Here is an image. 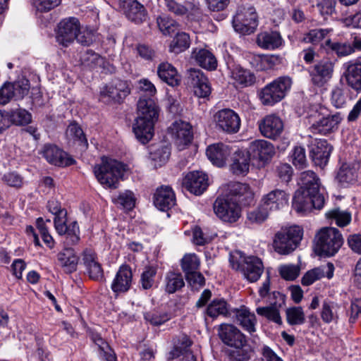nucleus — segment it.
Listing matches in <instances>:
<instances>
[{
	"label": "nucleus",
	"instance_id": "1",
	"mask_svg": "<svg viewBox=\"0 0 361 361\" xmlns=\"http://www.w3.org/2000/svg\"><path fill=\"white\" fill-rule=\"evenodd\" d=\"M252 200L253 193L247 184L231 183L228 185L226 192L214 201V212L221 221L234 223L241 216L240 204H250Z\"/></svg>",
	"mask_w": 361,
	"mask_h": 361
},
{
	"label": "nucleus",
	"instance_id": "2",
	"mask_svg": "<svg viewBox=\"0 0 361 361\" xmlns=\"http://www.w3.org/2000/svg\"><path fill=\"white\" fill-rule=\"evenodd\" d=\"M300 188L295 192L292 207L298 213L321 209L324 204V189L321 187L319 177L312 171L300 174Z\"/></svg>",
	"mask_w": 361,
	"mask_h": 361
},
{
	"label": "nucleus",
	"instance_id": "3",
	"mask_svg": "<svg viewBox=\"0 0 361 361\" xmlns=\"http://www.w3.org/2000/svg\"><path fill=\"white\" fill-rule=\"evenodd\" d=\"M137 117L133 130L136 138L142 144L147 143L154 135V127L159 114V108L153 98L141 96L137 104Z\"/></svg>",
	"mask_w": 361,
	"mask_h": 361
},
{
	"label": "nucleus",
	"instance_id": "4",
	"mask_svg": "<svg viewBox=\"0 0 361 361\" xmlns=\"http://www.w3.org/2000/svg\"><path fill=\"white\" fill-rule=\"evenodd\" d=\"M221 342L231 348L226 350L229 361H246L250 357L246 336L231 324H221L217 329Z\"/></svg>",
	"mask_w": 361,
	"mask_h": 361
},
{
	"label": "nucleus",
	"instance_id": "5",
	"mask_svg": "<svg viewBox=\"0 0 361 361\" xmlns=\"http://www.w3.org/2000/svg\"><path fill=\"white\" fill-rule=\"evenodd\" d=\"M314 241L317 255L331 257L337 253L342 246L343 238L337 228L324 227L317 233Z\"/></svg>",
	"mask_w": 361,
	"mask_h": 361
},
{
	"label": "nucleus",
	"instance_id": "6",
	"mask_svg": "<svg viewBox=\"0 0 361 361\" xmlns=\"http://www.w3.org/2000/svg\"><path fill=\"white\" fill-rule=\"evenodd\" d=\"M125 165L115 159L103 158L94 168L97 180L106 188L116 189L125 171Z\"/></svg>",
	"mask_w": 361,
	"mask_h": 361
},
{
	"label": "nucleus",
	"instance_id": "7",
	"mask_svg": "<svg viewBox=\"0 0 361 361\" xmlns=\"http://www.w3.org/2000/svg\"><path fill=\"white\" fill-rule=\"evenodd\" d=\"M303 235L302 229L297 226L282 228L276 233L273 242L274 250L280 255H288L300 244Z\"/></svg>",
	"mask_w": 361,
	"mask_h": 361
},
{
	"label": "nucleus",
	"instance_id": "8",
	"mask_svg": "<svg viewBox=\"0 0 361 361\" xmlns=\"http://www.w3.org/2000/svg\"><path fill=\"white\" fill-rule=\"evenodd\" d=\"M292 80L288 76H281L267 84L259 93L264 105L272 106L283 99L290 89Z\"/></svg>",
	"mask_w": 361,
	"mask_h": 361
},
{
	"label": "nucleus",
	"instance_id": "9",
	"mask_svg": "<svg viewBox=\"0 0 361 361\" xmlns=\"http://www.w3.org/2000/svg\"><path fill=\"white\" fill-rule=\"evenodd\" d=\"M311 123L310 130L314 134L328 135L336 131L343 118L340 113L322 116L316 111L308 117Z\"/></svg>",
	"mask_w": 361,
	"mask_h": 361
},
{
	"label": "nucleus",
	"instance_id": "10",
	"mask_svg": "<svg viewBox=\"0 0 361 361\" xmlns=\"http://www.w3.org/2000/svg\"><path fill=\"white\" fill-rule=\"evenodd\" d=\"M234 30L243 35L253 33L258 25V16L254 7H240L232 21Z\"/></svg>",
	"mask_w": 361,
	"mask_h": 361
},
{
	"label": "nucleus",
	"instance_id": "11",
	"mask_svg": "<svg viewBox=\"0 0 361 361\" xmlns=\"http://www.w3.org/2000/svg\"><path fill=\"white\" fill-rule=\"evenodd\" d=\"M130 93L128 82L116 78L101 89L99 99L106 104L121 103Z\"/></svg>",
	"mask_w": 361,
	"mask_h": 361
},
{
	"label": "nucleus",
	"instance_id": "12",
	"mask_svg": "<svg viewBox=\"0 0 361 361\" xmlns=\"http://www.w3.org/2000/svg\"><path fill=\"white\" fill-rule=\"evenodd\" d=\"M214 121L218 130L228 134L236 133L240 128L238 114L231 109L218 111L214 116Z\"/></svg>",
	"mask_w": 361,
	"mask_h": 361
},
{
	"label": "nucleus",
	"instance_id": "13",
	"mask_svg": "<svg viewBox=\"0 0 361 361\" xmlns=\"http://www.w3.org/2000/svg\"><path fill=\"white\" fill-rule=\"evenodd\" d=\"M80 29L78 18H68L62 20L58 25L56 41L63 47H67L74 42Z\"/></svg>",
	"mask_w": 361,
	"mask_h": 361
},
{
	"label": "nucleus",
	"instance_id": "14",
	"mask_svg": "<svg viewBox=\"0 0 361 361\" xmlns=\"http://www.w3.org/2000/svg\"><path fill=\"white\" fill-rule=\"evenodd\" d=\"M43 157L51 164L66 167L75 163V159L56 145L47 144L42 152Z\"/></svg>",
	"mask_w": 361,
	"mask_h": 361
},
{
	"label": "nucleus",
	"instance_id": "15",
	"mask_svg": "<svg viewBox=\"0 0 361 361\" xmlns=\"http://www.w3.org/2000/svg\"><path fill=\"white\" fill-rule=\"evenodd\" d=\"M334 63L329 59H323L309 71L312 82L318 87L324 86L333 75Z\"/></svg>",
	"mask_w": 361,
	"mask_h": 361
},
{
	"label": "nucleus",
	"instance_id": "16",
	"mask_svg": "<svg viewBox=\"0 0 361 361\" xmlns=\"http://www.w3.org/2000/svg\"><path fill=\"white\" fill-rule=\"evenodd\" d=\"M283 122L275 115L269 114L259 121V129L261 134L269 139L276 140L283 131Z\"/></svg>",
	"mask_w": 361,
	"mask_h": 361
},
{
	"label": "nucleus",
	"instance_id": "17",
	"mask_svg": "<svg viewBox=\"0 0 361 361\" xmlns=\"http://www.w3.org/2000/svg\"><path fill=\"white\" fill-rule=\"evenodd\" d=\"M310 157L316 166H325L329 159L333 147L326 140L316 139L309 145Z\"/></svg>",
	"mask_w": 361,
	"mask_h": 361
},
{
	"label": "nucleus",
	"instance_id": "18",
	"mask_svg": "<svg viewBox=\"0 0 361 361\" xmlns=\"http://www.w3.org/2000/svg\"><path fill=\"white\" fill-rule=\"evenodd\" d=\"M133 272L128 264L121 266L111 283V288L116 298L127 293L131 288Z\"/></svg>",
	"mask_w": 361,
	"mask_h": 361
},
{
	"label": "nucleus",
	"instance_id": "19",
	"mask_svg": "<svg viewBox=\"0 0 361 361\" xmlns=\"http://www.w3.org/2000/svg\"><path fill=\"white\" fill-rule=\"evenodd\" d=\"M208 176L202 171H192L188 173L183 179V186L190 192L202 195L209 186Z\"/></svg>",
	"mask_w": 361,
	"mask_h": 361
},
{
	"label": "nucleus",
	"instance_id": "20",
	"mask_svg": "<svg viewBox=\"0 0 361 361\" xmlns=\"http://www.w3.org/2000/svg\"><path fill=\"white\" fill-rule=\"evenodd\" d=\"M120 8L132 22L140 24L147 18V11L137 0H119Z\"/></svg>",
	"mask_w": 361,
	"mask_h": 361
},
{
	"label": "nucleus",
	"instance_id": "21",
	"mask_svg": "<svg viewBox=\"0 0 361 361\" xmlns=\"http://www.w3.org/2000/svg\"><path fill=\"white\" fill-rule=\"evenodd\" d=\"M189 81L193 87L195 94L200 98H206L209 96L212 87L208 78L202 71L191 68L189 71Z\"/></svg>",
	"mask_w": 361,
	"mask_h": 361
},
{
	"label": "nucleus",
	"instance_id": "22",
	"mask_svg": "<svg viewBox=\"0 0 361 361\" xmlns=\"http://www.w3.org/2000/svg\"><path fill=\"white\" fill-rule=\"evenodd\" d=\"M83 264L90 278L94 281H102L104 279L102 264L98 262L97 254L90 249H85L82 254Z\"/></svg>",
	"mask_w": 361,
	"mask_h": 361
},
{
	"label": "nucleus",
	"instance_id": "23",
	"mask_svg": "<svg viewBox=\"0 0 361 361\" xmlns=\"http://www.w3.org/2000/svg\"><path fill=\"white\" fill-rule=\"evenodd\" d=\"M172 137L179 147L189 145L193 138L191 126L183 121H176L169 128Z\"/></svg>",
	"mask_w": 361,
	"mask_h": 361
},
{
	"label": "nucleus",
	"instance_id": "24",
	"mask_svg": "<svg viewBox=\"0 0 361 361\" xmlns=\"http://www.w3.org/2000/svg\"><path fill=\"white\" fill-rule=\"evenodd\" d=\"M56 261L64 273L71 274L77 270L79 257L73 247H65L57 254Z\"/></svg>",
	"mask_w": 361,
	"mask_h": 361
},
{
	"label": "nucleus",
	"instance_id": "25",
	"mask_svg": "<svg viewBox=\"0 0 361 361\" xmlns=\"http://www.w3.org/2000/svg\"><path fill=\"white\" fill-rule=\"evenodd\" d=\"M154 204L161 211H168L176 205V195L169 186H161L154 194Z\"/></svg>",
	"mask_w": 361,
	"mask_h": 361
},
{
	"label": "nucleus",
	"instance_id": "26",
	"mask_svg": "<svg viewBox=\"0 0 361 361\" xmlns=\"http://www.w3.org/2000/svg\"><path fill=\"white\" fill-rule=\"evenodd\" d=\"M288 199V194L285 190L275 189L262 197L261 204L269 212L276 211L287 205Z\"/></svg>",
	"mask_w": 361,
	"mask_h": 361
},
{
	"label": "nucleus",
	"instance_id": "27",
	"mask_svg": "<svg viewBox=\"0 0 361 361\" xmlns=\"http://www.w3.org/2000/svg\"><path fill=\"white\" fill-rule=\"evenodd\" d=\"M247 152L250 158L267 161L275 154V150L271 142L264 140H257L250 142Z\"/></svg>",
	"mask_w": 361,
	"mask_h": 361
},
{
	"label": "nucleus",
	"instance_id": "28",
	"mask_svg": "<svg viewBox=\"0 0 361 361\" xmlns=\"http://www.w3.org/2000/svg\"><path fill=\"white\" fill-rule=\"evenodd\" d=\"M231 153L230 147L223 143L211 145L206 151L208 159L214 165L218 167H222L225 165L226 161Z\"/></svg>",
	"mask_w": 361,
	"mask_h": 361
},
{
	"label": "nucleus",
	"instance_id": "29",
	"mask_svg": "<svg viewBox=\"0 0 361 361\" xmlns=\"http://www.w3.org/2000/svg\"><path fill=\"white\" fill-rule=\"evenodd\" d=\"M334 271V264L329 262L325 267H317L307 271L302 278L301 283L303 286H310L316 281L324 277L325 273L328 279H331Z\"/></svg>",
	"mask_w": 361,
	"mask_h": 361
},
{
	"label": "nucleus",
	"instance_id": "30",
	"mask_svg": "<svg viewBox=\"0 0 361 361\" xmlns=\"http://www.w3.org/2000/svg\"><path fill=\"white\" fill-rule=\"evenodd\" d=\"M247 262L243 267L242 272L244 276L250 282L257 281L264 271V266L261 259L255 256H248Z\"/></svg>",
	"mask_w": 361,
	"mask_h": 361
},
{
	"label": "nucleus",
	"instance_id": "31",
	"mask_svg": "<svg viewBox=\"0 0 361 361\" xmlns=\"http://www.w3.org/2000/svg\"><path fill=\"white\" fill-rule=\"evenodd\" d=\"M235 319L238 324L250 334L256 331V316L245 306H242L235 310Z\"/></svg>",
	"mask_w": 361,
	"mask_h": 361
},
{
	"label": "nucleus",
	"instance_id": "32",
	"mask_svg": "<svg viewBox=\"0 0 361 361\" xmlns=\"http://www.w3.org/2000/svg\"><path fill=\"white\" fill-rule=\"evenodd\" d=\"M157 74L162 81L170 86H178L180 82V75L176 68L168 62H164L159 65Z\"/></svg>",
	"mask_w": 361,
	"mask_h": 361
},
{
	"label": "nucleus",
	"instance_id": "33",
	"mask_svg": "<svg viewBox=\"0 0 361 361\" xmlns=\"http://www.w3.org/2000/svg\"><path fill=\"white\" fill-rule=\"evenodd\" d=\"M192 58L202 68L214 71L217 67V60L215 56L209 50L205 49H195L192 53Z\"/></svg>",
	"mask_w": 361,
	"mask_h": 361
},
{
	"label": "nucleus",
	"instance_id": "34",
	"mask_svg": "<svg viewBox=\"0 0 361 361\" xmlns=\"http://www.w3.org/2000/svg\"><path fill=\"white\" fill-rule=\"evenodd\" d=\"M257 42L263 49H275L282 45L283 39L278 32H264L258 35Z\"/></svg>",
	"mask_w": 361,
	"mask_h": 361
},
{
	"label": "nucleus",
	"instance_id": "35",
	"mask_svg": "<svg viewBox=\"0 0 361 361\" xmlns=\"http://www.w3.org/2000/svg\"><path fill=\"white\" fill-rule=\"evenodd\" d=\"M339 309L340 306L338 303L329 299H325L322 302L320 310L321 319L326 324L337 323L339 319Z\"/></svg>",
	"mask_w": 361,
	"mask_h": 361
},
{
	"label": "nucleus",
	"instance_id": "36",
	"mask_svg": "<svg viewBox=\"0 0 361 361\" xmlns=\"http://www.w3.org/2000/svg\"><path fill=\"white\" fill-rule=\"evenodd\" d=\"M344 75L350 87L356 91L361 90V63L348 64Z\"/></svg>",
	"mask_w": 361,
	"mask_h": 361
},
{
	"label": "nucleus",
	"instance_id": "37",
	"mask_svg": "<svg viewBox=\"0 0 361 361\" xmlns=\"http://www.w3.org/2000/svg\"><path fill=\"white\" fill-rule=\"evenodd\" d=\"M231 78L238 85L242 87L251 86L256 80L254 73L240 66L233 67L231 71Z\"/></svg>",
	"mask_w": 361,
	"mask_h": 361
},
{
	"label": "nucleus",
	"instance_id": "38",
	"mask_svg": "<svg viewBox=\"0 0 361 361\" xmlns=\"http://www.w3.org/2000/svg\"><path fill=\"white\" fill-rule=\"evenodd\" d=\"M250 159V157L247 152H236L233 157L231 170L236 175L246 174L249 171Z\"/></svg>",
	"mask_w": 361,
	"mask_h": 361
},
{
	"label": "nucleus",
	"instance_id": "39",
	"mask_svg": "<svg viewBox=\"0 0 361 361\" xmlns=\"http://www.w3.org/2000/svg\"><path fill=\"white\" fill-rule=\"evenodd\" d=\"M66 135L69 141L78 144L83 149L88 147V142L82 128L76 123H70L67 128Z\"/></svg>",
	"mask_w": 361,
	"mask_h": 361
},
{
	"label": "nucleus",
	"instance_id": "40",
	"mask_svg": "<svg viewBox=\"0 0 361 361\" xmlns=\"http://www.w3.org/2000/svg\"><path fill=\"white\" fill-rule=\"evenodd\" d=\"M206 314L216 319L219 316H226L228 313V305L224 299H214L207 306L205 310Z\"/></svg>",
	"mask_w": 361,
	"mask_h": 361
},
{
	"label": "nucleus",
	"instance_id": "41",
	"mask_svg": "<svg viewBox=\"0 0 361 361\" xmlns=\"http://www.w3.org/2000/svg\"><path fill=\"white\" fill-rule=\"evenodd\" d=\"M165 283V290L169 294L176 293L185 286L182 274L174 271H169L166 274Z\"/></svg>",
	"mask_w": 361,
	"mask_h": 361
},
{
	"label": "nucleus",
	"instance_id": "42",
	"mask_svg": "<svg viewBox=\"0 0 361 361\" xmlns=\"http://www.w3.org/2000/svg\"><path fill=\"white\" fill-rule=\"evenodd\" d=\"M325 47L328 51H331L339 58L347 56L354 52L353 47L347 42H332L331 39H327L325 42Z\"/></svg>",
	"mask_w": 361,
	"mask_h": 361
},
{
	"label": "nucleus",
	"instance_id": "43",
	"mask_svg": "<svg viewBox=\"0 0 361 361\" xmlns=\"http://www.w3.org/2000/svg\"><path fill=\"white\" fill-rule=\"evenodd\" d=\"M6 115L8 120H10V126L12 124L16 126H24L30 123L32 120L31 114L23 109L6 111Z\"/></svg>",
	"mask_w": 361,
	"mask_h": 361
},
{
	"label": "nucleus",
	"instance_id": "44",
	"mask_svg": "<svg viewBox=\"0 0 361 361\" xmlns=\"http://www.w3.org/2000/svg\"><path fill=\"white\" fill-rule=\"evenodd\" d=\"M336 178L341 183H353L357 178V171L355 167L344 163L340 167Z\"/></svg>",
	"mask_w": 361,
	"mask_h": 361
},
{
	"label": "nucleus",
	"instance_id": "45",
	"mask_svg": "<svg viewBox=\"0 0 361 361\" xmlns=\"http://www.w3.org/2000/svg\"><path fill=\"white\" fill-rule=\"evenodd\" d=\"M157 23L159 30L164 35H171L178 31L180 27L179 23L168 16H159Z\"/></svg>",
	"mask_w": 361,
	"mask_h": 361
},
{
	"label": "nucleus",
	"instance_id": "46",
	"mask_svg": "<svg viewBox=\"0 0 361 361\" xmlns=\"http://www.w3.org/2000/svg\"><path fill=\"white\" fill-rule=\"evenodd\" d=\"M192 344L190 337L185 334H181L177 337L175 341L173 349L170 352V359H174L183 354L186 351H190L188 348Z\"/></svg>",
	"mask_w": 361,
	"mask_h": 361
},
{
	"label": "nucleus",
	"instance_id": "47",
	"mask_svg": "<svg viewBox=\"0 0 361 361\" xmlns=\"http://www.w3.org/2000/svg\"><path fill=\"white\" fill-rule=\"evenodd\" d=\"M10 85L16 100L23 99L30 89V81L24 77L18 78L13 82H10Z\"/></svg>",
	"mask_w": 361,
	"mask_h": 361
},
{
	"label": "nucleus",
	"instance_id": "48",
	"mask_svg": "<svg viewBox=\"0 0 361 361\" xmlns=\"http://www.w3.org/2000/svg\"><path fill=\"white\" fill-rule=\"evenodd\" d=\"M180 266L185 275H188L200 271V260L195 254H186L181 259Z\"/></svg>",
	"mask_w": 361,
	"mask_h": 361
},
{
	"label": "nucleus",
	"instance_id": "49",
	"mask_svg": "<svg viewBox=\"0 0 361 361\" xmlns=\"http://www.w3.org/2000/svg\"><path fill=\"white\" fill-rule=\"evenodd\" d=\"M190 36L185 32H178L171 42L170 50L174 53H180L190 47Z\"/></svg>",
	"mask_w": 361,
	"mask_h": 361
},
{
	"label": "nucleus",
	"instance_id": "50",
	"mask_svg": "<svg viewBox=\"0 0 361 361\" xmlns=\"http://www.w3.org/2000/svg\"><path fill=\"white\" fill-rule=\"evenodd\" d=\"M164 1L167 11L177 16L186 15L193 8V6L189 2L181 4L175 0H164Z\"/></svg>",
	"mask_w": 361,
	"mask_h": 361
},
{
	"label": "nucleus",
	"instance_id": "51",
	"mask_svg": "<svg viewBox=\"0 0 361 361\" xmlns=\"http://www.w3.org/2000/svg\"><path fill=\"white\" fill-rule=\"evenodd\" d=\"M274 306L279 305L281 306V303L277 301H274L272 302ZM257 313L261 316H264L267 317L268 319L278 324H281L282 320L279 314V311L276 309V307L270 306V307H257Z\"/></svg>",
	"mask_w": 361,
	"mask_h": 361
},
{
	"label": "nucleus",
	"instance_id": "52",
	"mask_svg": "<svg viewBox=\"0 0 361 361\" xmlns=\"http://www.w3.org/2000/svg\"><path fill=\"white\" fill-rule=\"evenodd\" d=\"M65 228L66 231L63 233V235H66L65 244L67 246L78 244L80 241V228L77 221L69 223Z\"/></svg>",
	"mask_w": 361,
	"mask_h": 361
},
{
	"label": "nucleus",
	"instance_id": "53",
	"mask_svg": "<svg viewBox=\"0 0 361 361\" xmlns=\"http://www.w3.org/2000/svg\"><path fill=\"white\" fill-rule=\"evenodd\" d=\"M157 271V268L153 266H147L145 268L140 276V284L142 289L149 290L154 286Z\"/></svg>",
	"mask_w": 361,
	"mask_h": 361
},
{
	"label": "nucleus",
	"instance_id": "54",
	"mask_svg": "<svg viewBox=\"0 0 361 361\" xmlns=\"http://www.w3.org/2000/svg\"><path fill=\"white\" fill-rule=\"evenodd\" d=\"M286 314L287 322L290 325H300L305 322V313L301 307L288 308Z\"/></svg>",
	"mask_w": 361,
	"mask_h": 361
},
{
	"label": "nucleus",
	"instance_id": "55",
	"mask_svg": "<svg viewBox=\"0 0 361 361\" xmlns=\"http://www.w3.org/2000/svg\"><path fill=\"white\" fill-rule=\"evenodd\" d=\"M327 219L336 221L337 226L344 227L348 225L351 221V214L349 212H343L339 209H334L326 214Z\"/></svg>",
	"mask_w": 361,
	"mask_h": 361
},
{
	"label": "nucleus",
	"instance_id": "56",
	"mask_svg": "<svg viewBox=\"0 0 361 361\" xmlns=\"http://www.w3.org/2000/svg\"><path fill=\"white\" fill-rule=\"evenodd\" d=\"M82 63L90 68H95L104 64V59L92 50H87L80 58Z\"/></svg>",
	"mask_w": 361,
	"mask_h": 361
},
{
	"label": "nucleus",
	"instance_id": "57",
	"mask_svg": "<svg viewBox=\"0 0 361 361\" xmlns=\"http://www.w3.org/2000/svg\"><path fill=\"white\" fill-rule=\"evenodd\" d=\"M269 211L260 204L257 209L247 212V220L250 224H261L269 216Z\"/></svg>",
	"mask_w": 361,
	"mask_h": 361
},
{
	"label": "nucleus",
	"instance_id": "58",
	"mask_svg": "<svg viewBox=\"0 0 361 361\" xmlns=\"http://www.w3.org/2000/svg\"><path fill=\"white\" fill-rule=\"evenodd\" d=\"M145 320L154 326H159L171 319V314L166 312H149L145 314Z\"/></svg>",
	"mask_w": 361,
	"mask_h": 361
},
{
	"label": "nucleus",
	"instance_id": "59",
	"mask_svg": "<svg viewBox=\"0 0 361 361\" xmlns=\"http://www.w3.org/2000/svg\"><path fill=\"white\" fill-rule=\"evenodd\" d=\"M248 257L240 251H235L230 254L229 262L231 267L235 270L242 271L243 267L246 264Z\"/></svg>",
	"mask_w": 361,
	"mask_h": 361
},
{
	"label": "nucleus",
	"instance_id": "60",
	"mask_svg": "<svg viewBox=\"0 0 361 361\" xmlns=\"http://www.w3.org/2000/svg\"><path fill=\"white\" fill-rule=\"evenodd\" d=\"M293 165L298 169H303L307 165L305 149L302 147L296 146L293 148L291 155Z\"/></svg>",
	"mask_w": 361,
	"mask_h": 361
},
{
	"label": "nucleus",
	"instance_id": "61",
	"mask_svg": "<svg viewBox=\"0 0 361 361\" xmlns=\"http://www.w3.org/2000/svg\"><path fill=\"white\" fill-rule=\"evenodd\" d=\"M135 199L134 195L131 191H126L121 193L116 199L115 203L121 206L123 209H131L135 206Z\"/></svg>",
	"mask_w": 361,
	"mask_h": 361
},
{
	"label": "nucleus",
	"instance_id": "62",
	"mask_svg": "<svg viewBox=\"0 0 361 361\" xmlns=\"http://www.w3.org/2000/svg\"><path fill=\"white\" fill-rule=\"evenodd\" d=\"M279 274L283 279L293 281L298 276L300 267L294 264L283 265L280 267Z\"/></svg>",
	"mask_w": 361,
	"mask_h": 361
},
{
	"label": "nucleus",
	"instance_id": "63",
	"mask_svg": "<svg viewBox=\"0 0 361 361\" xmlns=\"http://www.w3.org/2000/svg\"><path fill=\"white\" fill-rule=\"evenodd\" d=\"M185 279L190 286L193 290H198L205 284V279L200 271L190 273L189 274L185 275Z\"/></svg>",
	"mask_w": 361,
	"mask_h": 361
},
{
	"label": "nucleus",
	"instance_id": "64",
	"mask_svg": "<svg viewBox=\"0 0 361 361\" xmlns=\"http://www.w3.org/2000/svg\"><path fill=\"white\" fill-rule=\"evenodd\" d=\"M329 31L328 29L311 30L305 37V40L316 44L322 40L329 34Z\"/></svg>",
	"mask_w": 361,
	"mask_h": 361
}]
</instances>
